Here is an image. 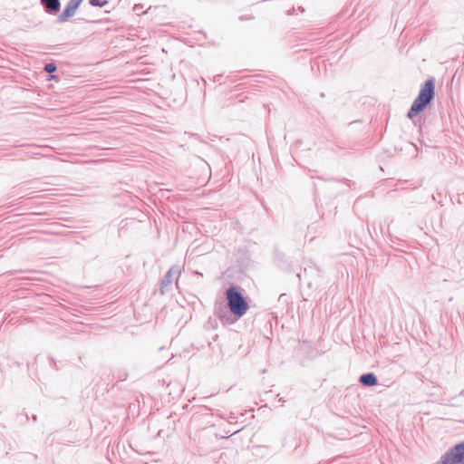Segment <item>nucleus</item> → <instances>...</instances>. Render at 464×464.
Instances as JSON below:
<instances>
[{
    "label": "nucleus",
    "mask_w": 464,
    "mask_h": 464,
    "mask_svg": "<svg viewBox=\"0 0 464 464\" xmlns=\"http://www.w3.org/2000/svg\"><path fill=\"white\" fill-rule=\"evenodd\" d=\"M434 96V82L432 79L426 81L420 88L419 95L411 104L408 111V117L412 119L416 114L423 111L427 104L430 102Z\"/></svg>",
    "instance_id": "obj_1"
},
{
    "label": "nucleus",
    "mask_w": 464,
    "mask_h": 464,
    "mask_svg": "<svg viewBox=\"0 0 464 464\" xmlns=\"http://www.w3.org/2000/svg\"><path fill=\"white\" fill-rule=\"evenodd\" d=\"M226 295L231 313L237 317L243 316L248 310V304L241 293L231 286L227 290Z\"/></svg>",
    "instance_id": "obj_2"
},
{
    "label": "nucleus",
    "mask_w": 464,
    "mask_h": 464,
    "mask_svg": "<svg viewBox=\"0 0 464 464\" xmlns=\"http://www.w3.org/2000/svg\"><path fill=\"white\" fill-rule=\"evenodd\" d=\"M438 464H464V441L446 453Z\"/></svg>",
    "instance_id": "obj_3"
},
{
    "label": "nucleus",
    "mask_w": 464,
    "mask_h": 464,
    "mask_svg": "<svg viewBox=\"0 0 464 464\" xmlns=\"http://www.w3.org/2000/svg\"><path fill=\"white\" fill-rule=\"evenodd\" d=\"M82 0H70L67 4L66 7L58 16V21L60 23L66 22L69 18L72 17L78 7L80 6Z\"/></svg>",
    "instance_id": "obj_4"
},
{
    "label": "nucleus",
    "mask_w": 464,
    "mask_h": 464,
    "mask_svg": "<svg viewBox=\"0 0 464 464\" xmlns=\"http://www.w3.org/2000/svg\"><path fill=\"white\" fill-rule=\"evenodd\" d=\"M180 270L179 267H171L168 273L164 276L160 283V291L164 294L165 289L172 284L173 277L179 276Z\"/></svg>",
    "instance_id": "obj_5"
},
{
    "label": "nucleus",
    "mask_w": 464,
    "mask_h": 464,
    "mask_svg": "<svg viewBox=\"0 0 464 464\" xmlns=\"http://www.w3.org/2000/svg\"><path fill=\"white\" fill-rule=\"evenodd\" d=\"M41 2L44 5L47 13L53 14L59 10V0H41Z\"/></svg>",
    "instance_id": "obj_6"
},
{
    "label": "nucleus",
    "mask_w": 464,
    "mask_h": 464,
    "mask_svg": "<svg viewBox=\"0 0 464 464\" xmlns=\"http://www.w3.org/2000/svg\"><path fill=\"white\" fill-rule=\"evenodd\" d=\"M377 377L370 372V373H365V374H362L361 377H360V382L365 386H373V385H376L377 384Z\"/></svg>",
    "instance_id": "obj_7"
},
{
    "label": "nucleus",
    "mask_w": 464,
    "mask_h": 464,
    "mask_svg": "<svg viewBox=\"0 0 464 464\" xmlns=\"http://www.w3.org/2000/svg\"><path fill=\"white\" fill-rule=\"evenodd\" d=\"M90 4L92 6H100L102 7L108 4L106 0H90Z\"/></svg>",
    "instance_id": "obj_8"
},
{
    "label": "nucleus",
    "mask_w": 464,
    "mask_h": 464,
    "mask_svg": "<svg viewBox=\"0 0 464 464\" xmlns=\"http://www.w3.org/2000/svg\"><path fill=\"white\" fill-rule=\"evenodd\" d=\"M44 70L47 72H53L56 70V66L54 63H47L44 67Z\"/></svg>",
    "instance_id": "obj_9"
}]
</instances>
